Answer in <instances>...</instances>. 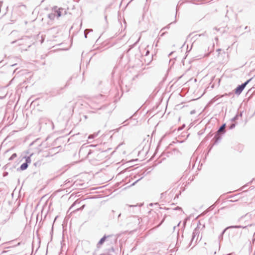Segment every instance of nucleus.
<instances>
[{
    "label": "nucleus",
    "mask_w": 255,
    "mask_h": 255,
    "mask_svg": "<svg viewBox=\"0 0 255 255\" xmlns=\"http://www.w3.org/2000/svg\"><path fill=\"white\" fill-rule=\"evenodd\" d=\"M27 166H28V165H27V163H23L20 166V169L22 170H24L27 168Z\"/></svg>",
    "instance_id": "7ed1b4c3"
},
{
    "label": "nucleus",
    "mask_w": 255,
    "mask_h": 255,
    "mask_svg": "<svg viewBox=\"0 0 255 255\" xmlns=\"http://www.w3.org/2000/svg\"><path fill=\"white\" fill-rule=\"evenodd\" d=\"M225 128V125H223L220 128V129L218 130V132H221L223 131Z\"/></svg>",
    "instance_id": "20e7f679"
},
{
    "label": "nucleus",
    "mask_w": 255,
    "mask_h": 255,
    "mask_svg": "<svg viewBox=\"0 0 255 255\" xmlns=\"http://www.w3.org/2000/svg\"><path fill=\"white\" fill-rule=\"evenodd\" d=\"M106 237H104L103 238H102L100 241L99 242L98 244V247H100L101 245H103V244L104 243V242L106 240Z\"/></svg>",
    "instance_id": "f03ea898"
},
{
    "label": "nucleus",
    "mask_w": 255,
    "mask_h": 255,
    "mask_svg": "<svg viewBox=\"0 0 255 255\" xmlns=\"http://www.w3.org/2000/svg\"><path fill=\"white\" fill-rule=\"evenodd\" d=\"M31 161L30 157H27L26 159V163H30Z\"/></svg>",
    "instance_id": "39448f33"
},
{
    "label": "nucleus",
    "mask_w": 255,
    "mask_h": 255,
    "mask_svg": "<svg viewBox=\"0 0 255 255\" xmlns=\"http://www.w3.org/2000/svg\"><path fill=\"white\" fill-rule=\"evenodd\" d=\"M12 156H16V154H15V153L13 154L12 155Z\"/></svg>",
    "instance_id": "423d86ee"
},
{
    "label": "nucleus",
    "mask_w": 255,
    "mask_h": 255,
    "mask_svg": "<svg viewBox=\"0 0 255 255\" xmlns=\"http://www.w3.org/2000/svg\"><path fill=\"white\" fill-rule=\"evenodd\" d=\"M249 81L250 80H248L245 83L238 86L235 90L236 94H240Z\"/></svg>",
    "instance_id": "f257e3e1"
}]
</instances>
